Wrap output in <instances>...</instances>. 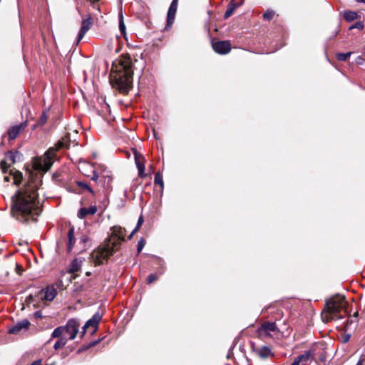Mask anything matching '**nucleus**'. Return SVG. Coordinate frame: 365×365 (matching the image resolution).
I'll return each mask as SVG.
<instances>
[{
  "label": "nucleus",
  "instance_id": "f257e3e1",
  "mask_svg": "<svg viewBox=\"0 0 365 365\" xmlns=\"http://www.w3.org/2000/svg\"><path fill=\"white\" fill-rule=\"evenodd\" d=\"M38 178L29 180L12 197L11 212L19 221H36L41 212L37 190L40 184Z\"/></svg>",
  "mask_w": 365,
  "mask_h": 365
},
{
  "label": "nucleus",
  "instance_id": "f03ea898",
  "mask_svg": "<svg viewBox=\"0 0 365 365\" xmlns=\"http://www.w3.org/2000/svg\"><path fill=\"white\" fill-rule=\"evenodd\" d=\"M125 230H113L112 234L91 253V260L95 266L107 261L115 253L122 241L125 240Z\"/></svg>",
  "mask_w": 365,
  "mask_h": 365
},
{
  "label": "nucleus",
  "instance_id": "7ed1b4c3",
  "mask_svg": "<svg viewBox=\"0 0 365 365\" xmlns=\"http://www.w3.org/2000/svg\"><path fill=\"white\" fill-rule=\"evenodd\" d=\"M69 140L68 137L62 138L54 147L51 148L41 157L36 158L33 160V168L36 170L46 172L51 167L56 152L60 149L68 148L69 146Z\"/></svg>",
  "mask_w": 365,
  "mask_h": 365
},
{
  "label": "nucleus",
  "instance_id": "20e7f679",
  "mask_svg": "<svg viewBox=\"0 0 365 365\" xmlns=\"http://www.w3.org/2000/svg\"><path fill=\"white\" fill-rule=\"evenodd\" d=\"M91 246V240L86 233L81 230H69L68 232L67 251L71 252L74 248L80 253Z\"/></svg>",
  "mask_w": 365,
  "mask_h": 365
},
{
  "label": "nucleus",
  "instance_id": "39448f33",
  "mask_svg": "<svg viewBox=\"0 0 365 365\" xmlns=\"http://www.w3.org/2000/svg\"><path fill=\"white\" fill-rule=\"evenodd\" d=\"M346 302L345 297L341 295H336L330 299L326 304V307L322 312V319L327 323L338 317V313L345 309Z\"/></svg>",
  "mask_w": 365,
  "mask_h": 365
},
{
  "label": "nucleus",
  "instance_id": "423d86ee",
  "mask_svg": "<svg viewBox=\"0 0 365 365\" xmlns=\"http://www.w3.org/2000/svg\"><path fill=\"white\" fill-rule=\"evenodd\" d=\"M133 74L130 72L124 73L118 70L115 74L112 75L111 82L113 86L120 93H126L128 92L132 83Z\"/></svg>",
  "mask_w": 365,
  "mask_h": 365
},
{
  "label": "nucleus",
  "instance_id": "0eeeda50",
  "mask_svg": "<svg viewBox=\"0 0 365 365\" xmlns=\"http://www.w3.org/2000/svg\"><path fill=\"white\" fill-rule=\"evenodd\" d=\"M275 322H265L262 323L256 331L257 336L261 339L272 338L274 334L279 333Z\"/></svg>",
  "mask_w": 365,
  "mask_h": 365
},
{
  "label": "nucleus",
  "instance_id": "6e6552de",
  "mask_svg": "<svg viewBox=\"0 0 365 365\" xmlns=\"http://www.w3.org/2000/svg\"><path fill=\"white\" fill-rule=\"evenodd\" d=\"M98 186H100L103 189V192L105 195V202H108V195L113 190L112 182L113 178L109 175H103L102 176L98 175V179L97 181Z\"/></svg>",
  "mask_w": 365,
  "mask_h": 365
},
{
  "label": "nucleus",
  "instance_id": "1a4fd4ad",
  "mask_svg": "<svg viewBox=\"0 0 365 365\" xmlns=\"http://www.w3.org/2000/svg\"><path fill=\"white\" fill-rule=\"evenodd\" d=\"M93 24V19L91 14H87L82 18L81 29L77 36V44L82 40L86 32Z\"/></svg>",
  "mask_w": 365,
  "mask_h": 365
},
{
  "label": "nucleus",
  "instance_id": "9d476101",
  "mask_svg": "<svg viewBox=\"0 0 365 365\" xmlns=\"http://www.w3.org/2000/svg\"><path fill=\"white\" fill-rule=\"evenodd\" d=\"M79 323L74 319H69L65 327V335H68V338L70 340H73L77 333L78 332Z\"/></svg>",
  "mask_w": 365,
  "mask_h": 365
},
{
  "label": "nucleus",
  "instance_id": "9b49d317",
  "mask_svg": "<svg viewBox=\"0 0 365 365\" xmlns=\"http://www.w3.org/2000/svg\"><path fill=\"white\" fill-rule=\"evenodd\" d=\"M79 170L84 175L90 177L93 181H97L98 179V174L93 169V166L87 162L80 163L78 167Z\"/></svg>",
  "mask_w": 365,
  "mask_h": 365
},
{
  "label": "nucleus",
  "instance_id": "f8f14e48",
  "mask_svg": "<svg viewBox=\"0 0 365 365\" xmlns=\"http://www.w3.org/2000/svg\"><path fill=\"white\" fill-rule=\"evenodd\" d=\"M213 50L220 54H227L231 51V43L229 41H217L212 42Z\"/></svg>",
  "mask_w": 365,
  "mask_h": 365
},
{
  "label": "nucleus",
  "instance_id": "ddd939ff",
  "mask_svg": "<svg viewBox=\"0 0 365 365\" xmlns=\"http://www.w3.org/2000/svg\"><path fill=\"white\" fill-rule=\"evenodd\" d=\"M101 315L98 313L95 314L91 319H90L83 327V334L86 331V329H91V332L93 334L96 331L98 324L101 320Z\"/></svg>",
  "mask_w": 365,
  "mask_h": 365
},
{
  "label": "nucleus",
  "instance_id": "4468645a",
  "mask_svg": "<svg viewBox=\"0 0 365 365\" xmlns=\"http://www.w3.org/2000/svg\"><path fill=\"white\" fill-rule=\"evenodd\" d=\"M135 162L138 171V176L141 178H144L147 176L145 173V158L140 153L135 151Z\"/></svg>",
  "mask_w": 365,
  "mask_h": 365
},
{
  "label": "nucleus",
  "instance_id": "2eb2a0df",
  "mask_svg": "<svg viewBox=\"0 0 365 365\" xmlns=\"http://www.w3.org/2000/svg\"><path fill=\"white\" fill-rule=\"evenodd\" d=\"M26 126V123H22L19 125H15L10 127L6 133L8 135V140H14L18 136V135L25 129Z\"/></svg>",
  "mask_w": 365,
  "mask_h": 365
},
{
  "label": "nucleus",
  "instance_id": "dca6fc26",
  "mask_svg": "<svg viewBox=\"0 0 365 365\" xmlns=\"http://www.w3.org/2000/svg\"><path fill=\"white\" fill-rule=\"evenodd\" d=\"M30 326V322L28 319H23L17 322L14 326L11 327L9 330L10 334H17L23 329H28Z\"/></svg>",
  "mask_w": 365,
  "mask_h": 365
},
{
  "label": "nucleus",
  "instance_id": "f3484780",
  "mask_svg": "<svg viewBox=\"0 0 365 365\" xmlns=\"http://www.w3.org/2000/svg\"><path fill=\"white\" fill-rule=\"evenodd\" d=\"M178 0H173L167 15V25L170 26L172 25L174 22L175 14L178 9Z\"/></svg>",
  "mask_w": 365,
  "mask_h": 365
},
{
  "label": "nucleus",
  "instance_id": "a211bd4d",
  "mask_svg": "<svg viewBox=\"0 0 365 365\" xmlns=\"http://www.w3.org/2000/svg\"><path fill=\"white\" fill-rule=\"evenodd\" d=\"M120 68L122 72L128 73L130 72V74H133L132 70V61L130 57H122L119 62Z\"/></svg>",
  "mask_w": 365,
  "mask_h": 365
},
{
  "label": "nucleus",
  "instance_id": "6ab92c4d",
  "mask_svg": "<svg viewBox=\"0 0 365 365\" xmlns=\"http://www.w3.org/2000/svg\"><path fill=\"white\" fill-rule=\"evenodd\" d=\"M97 212L96 205H92L88 208L81 207L78 212V217L79 218H84L87 215H93Z\"/></svg>",
  "mask_w": 365,
  "mask_h": 365
},
{
  "label": "nucleus",
  "instance_id": "aec40b11",
  "mask_svg": "<svg viewBox=\"0 0 365 365\" xmlns=\"http://www.w3.org/2000/svg\"><path fill=\"white\" fill-rule=\"evenodd\" d=\"M83 259L81 258H75L70 264L68 272L73 274L81 270Z\"/></svg>",
  "mask_w": 365,
  "mask_h": 365
},
{
  "label": "nucleus",
  "instance_id": "412c9836",
  "mask_svg": "<svg viewBox=\"0 0 365 365\" xmlns=\"http://www.w3.org/2000/svg\"><path fill=\"white\" fill-rule=\"evenodd\" d=\"M41 294H43L42 299L52 301L56 297L57 292L53 287H47L41 291Z\"/></svg>",
  "mask_w": 365,
  "mask_h": 365
},
{
  "label": "nucleus",
  "instance_id": "4be33fe9",
  "mask_svg": "<svg viewBox=\"0 0 365 365\" xmlns=\"http://www.w3.org/2000/svg\"><path fill=\"white\" fill-rule=\"evenodd\" d=\"M255 351L262 359H267L272 356L270 348L267 346L256 349Z\"/></svg>",
  "mask_w": 365,
  "mask_h": 365
},
{
  "label": "nucleus",
  "instance_id": "5701e85b",
  "mask_svg": "<svg viewBox=\"0 0 365 365\" xmlns=\"http://www.w3.org/2000/svg\"><path fill=\"white\" fill-rule=\"evenodd\" d=\"M313 356H314V351L311 349V350L306 351L304 354L299 356L297 357V359H298V361H299V362L306 364L307 361H309L312 359H313Z\"/></svg>",
  "mask_w": 365,
  "mask_h": 365
},
{
  "label": "nucleus",
  "instance_id": "b1692460",
  "mask_svg": "<svg viewBox=\"0 0 365 365\" xmlns=\"http://www.w3.org/2000/svg\"><path fill=\"white\" fill-rule=\"evenodd\" d=\"M51 336L53 338L66 337L65 336V327H58L56 328L53 330Z\"/></svg>",
  "mask_w": 365,
  "mask_h": 365
},
{
  "label": "nucleus",
  "instance_id": "393cba45",
  "mask_svg": "<svg viewBox=\"0 0 365 365\" xmlns=\"http://www.w3.org/2000/svg\"><path fill=\"white\" fill-rule=\"evenodd\" d=\"M15 154L11 151L8 152L6 154L4 159H3L4 164L8 163L9 165H13L15 163Z\"/></svg>",
  "mask_w": 365,
  "mask_h": 365
},
{
  "label": "nucleus",
  "instance_id": "a878e982",
  "mask_svg": "<svg viewBox=\"0 0 365 365\" xmlns=\"http://www.w3.org/2000/svg\"><path fill=\"white\" fill-rule=\"evenodd\" d=\"M344 18L348 22L357 19V14L355 11H347L344 13Z\"/></svg>",
  "mask_w": 365,
  "mask_h": 365
},
{
  "label": "nucleus",
  "instance_id": "bb28decb",
  "mask_svg": "<svg viewBox=\"0 0 365 365\" xmlns=\"http://www.w3.org/2000/svg\"><path fill=\"white\" fill-rule=\"evenodd\" d=\"M77 185L79 187L82 188L83 190L88 191L91 194H92L93 196L96 195V192L91 186H89L88 184L83 182H78Z\"/></svg>",
  "mask_w": 365,
  "mask_h": 365
},
{
  "label": "nucleus",
  "instance_id": "cd10ccee",
  "mask_svg": "<svg viewBox=\"0 0 365 365\" xmlns=\"http://www.w3.org/2000/svg\"><path fill=\"white\" fill-rule=\"evenodd\" d=\"M67 342V338L66 337H61L59 338L56 342L55 343L53 348L57 350L58 349H61L63 347Z\"/></svg>",
  "mask_w": 365,
  "mask_h": 365
},
{
  "label": "nucleus",
  "instance_id": "c85d7f7f",
  "mask_svg": "<svg viewBox=\"0 0 365 365\" xmlns=\"http://www.w3.org/2000/svg\"><path fill=\"white\" fill-rule=\"evenodd\" d=\"M275 13L274 11L268 9L263 14V19L265 21H269L273 19Z\"/></svg>",
  "mask_w": 365,
  "mask_h": 365
},
{
  "label": "nucleus",
  "instance_id": "c756f323",
  "mask_svg": "<svg viewBox=\"0 0 365 365\" xmlns=\"http://www.w3.org/2000/svg\"><path fill=\"white\" fill-rule=\"evenodd\" d=\"M154 182L155 185H159L162 189L163 188V176L160 173L155 174Z\"/></svg>",
  "mask_w": 365,
  "mask_h": 365
},
{
  "label": "nucleus",
  "instance_id": "7c9ffc66",
  "mask_svg": "<svg viewBox=\"0 0 365 365\" xmlns=\"http://www.w3.org/2000/svg\"><path fill=\"white\" fill-rule=\"evenodd\" d=\"M11 173L13 175V178H14V182L15 184H19L21 182V178H22V175L21 173L18 172V171H16L14 173H12V171L11 170Z\"/></svg>",
  "mask_w": 365,
  "mask_h": 365
},
{
  "label": "nucleus",
  "instance_id": "2f4dec72",
  "mask_svg": "<svg viewBox=\"0 0 365 365\" xmlns=\"http://www.w3.org/2000/svg\"><path fill=\"white\" fill-rule=\"evenodd\" d=\"M351 52L338 53L336 57L339 61H345L351 56Z\"/></svg>",
  "mask_w": 365,
  "mask_h": 365
},
{
  "label": "nucleus",
  "instance_id": "473e14b6",
  "mask_svg": "<svg viewBox=\"0 0 365 365\" xmlns=\"http://www.w3.org/2000/svg\"><path fill=\"white\" fill-rule=\"evenodd\" d=\"M119 29L120 33L123 35L125 34V26L123 22V18L122 14H120V19H119Z\"/></svg>",
  "mask_w": 365,
  "mask_h": 365
},
{
  "label": "nucleus",
  "instance_id": "72a5a7b5",
  "mask_svg": "<svg viewBox=\"0 0 365 365\" xmlns=\"http://www.w3.org/2000/svg\"><path fill=\"white\" fill-rule=\"evenodd\" d=\"M12 165H9L8 163L4 164L3 163V160L1 161V163H0V166H1V169L2 170V172L6 173L7 172V170H9V168H11Z\"/></svg>",
  "mask_w": 365,
  "mask_h": 365
},
{
  "label": "nucleus",
  "instance_id": "f704fd0d",
  "mask_svg": "<svg viewBox=\"0 0 365 365\" xmlns=\"http://www.w3.org/2000/svg\"><path fill=\"white\" fill-rule=\"evenodd\" d=\"M145 245V240L141 238L138 242V252H140Z\"/></svg>",
  "mask_w": 365,
  "mask_h": 365
},
{
  "label": "nucleus",
  "instance_id": "c9c22d12",
  "mask_svg": "<svg viewBox=\"0 0 365 365\" xmlns=\"http://www.w3.org/2000/svg\"><path fill=\"white\" fill-rule=\"evenodd\" d=\"M157 279H158V277L155 274H150L148 275V277L147 278V282L148 284H151L153 282H155V280H157Z\"/></svg>",
  "mask_w": 365,
  "mask_h": 365
},
{
  "label": "nucleus",
  "instance_id": "e433bc0d",
  "mask_svg": "<svg viewBox=\"0 0 365 365\" xmlns=\"http://www.w3.org/2000/svg\"><path fill=\"white\" fill-rule=\"evenodd\" d=\"M364 28V25L361 22H357L356 24H355L354 25L351 26L349 29H358L359 30L362 29Z\"/></svg>",
  "mask_w": 365,
  "mask_h": 365
},
{
  "label": "nucleus",
  "instance_id": "4c0bfd02",
  "mask_svg": "<svg viewBox=\"0 0 365 365\" xmlns=\"http://www.w3.org/2000/svg\"><path fill=\"white\" fill-rule=\"evenodd\" d=\"M143 222V216H140V217L138 218V223H137L135 228H140V227L142 226Z\"/></svg>",
  "mask_w": 365,
  "mask_h": 365
},
{
  "label": "nucleus",
  "instance_id": "58836bf2",
  "mask_svg": "<svg viewBox=\"0 0 365 365\" xmlns=\"http://www.w3.org/2000/svg\"><path fill=\"white\" fill-rule=\"evenodd\" d=\"M34 316L36 318H41L42 317V314H41V312L38 311V312H36L34 313Z\"/></svg>",
  "mask_w": 365,
  "mask_h": 365
},
{
  "label": "nucleus",
  "instance_id": "ea45409f",
  "mask_svg": "<svg viewBox=\"0 0 365 365\" xmlns=\"http://www.w3.org/2000/svg\"><path fill=\"white\" fill-rule=\"evenodd\" d=\"M299 361H298V359L296 358L294 361L290 364V365H299Z\"/></svg>",
  "mask_w": 365,
  "mask_h": 365
},
{
  "label": "nucleus",
  "instance_id": "a19ab883",
  "mask_svg": "<svg viewBox=\"0 0 365 365\" xmlns=\"http://www.w3.org/2000/svg\"><path fill=\"white\" fill-rule=\"evenodd\" d=\"M31 365H41V360L35 361Z\"/></svg>",
  "mask_w": 365,
  "mask_h": 365
},
{
  "label": "nucleus",
  "instance_id": "79ce46f5",
  "mask_svg": "<svg viewBox=\"0 0 365 365\" xmlns=\"http://www.w3.org/2000/svg\"><path fill=\"white\" fill-rule=\"evenodd\" d=\"M91 4H94L96 2H98L99 0H88ZM93 7H95V5H93Z\"/></svg>",
  "mask_w": 365,
  "mask_h": 365
},
{
  "label": "nucleus",
  "instance_id": "37998d69",
  "mask_svg": "<svg viewBox=\"0 0 365 365\" xmlns=\"http://www.w3.org/2000/svg\"><path fill=\"white\" fill-rule=\"evenodd\" d=\"M138 230H137V229L133 230V232L131 233V235H130V236L129 237H131V236H132L133 235H134V234H135V232L136 231H138Z\"/></svg>",
  "mask_w": 365,
  "mask_h": 365
},
{
  "label": "nucleus",
  "instance_id": "c03bdc74",
  "mask_svg": "<svg viewBox=\"0 0 365 365\" xmlns=\"http://www.w3.org/2000/svg\"><path fill=\"white\" fill-rule=\"evenodd\" d=\"M356 365H362V362H361V360H359V361H358V363L356 364Z\"/></svg>",
  "mask_w": 365,
  "mask_h": 365
},
{
  "label": "nucleus",
  "instance_id": "a18cd8bd",
  "mask_svg": "<svg viewBox=\"0 0 365 365\" xmlns=\"http://www.w3.org/2000/svg\"><path fill=\"white\" fill-rule=\"evenodd\" d=\"M357 2L362 3L364 2L365 0H356Z\"/></svg>",
  "mask_w": 365,
  "mask_h": 365
},
{
  "label": "nucleus",
  "instance_id": "49530a36",
  "mask_svg": "<svg viewBox=\"0 0 365 365\" xmlns=\"http://www.w3.org/2000/svg\"><path fill=\"white\" fill-rule=\"evenodd\" d=\"M86 276H90V275H91V272H87L86 273Z\"/></svg>",
  "mask_w": 365,
  "mask_h": 365
},
{
  "label": "nucleus",
  "instance_id": "de8ad7c7",
  "mask_svg": "<svg viewBox=\"0 0 365 365\" xmlns=\"http://www.w3.org/2000/svg\"><path fill=\"white\" fill-rule=\"evenodd\" d=\"M349 336L345 337L344 341H345V342H346V341H347L349 340Z\"/></svg>",
  "mask_w": 365,
  "mask_h": 365
},
{
  "label": "nucleus",
  "instance_id": "09e8293b",
  "mask_svg": "<svg viewBox=\"0 0 365 365\" xmlns=\"http://www.w3.org/2000/svg\"><path fill=\"white\" fill-rule=\"evenodd\" d=\"M4 180H5L6 181H9V177H7V176H6V177H5V178H4Z\"/></svg>",
  "mask_w": 365,
  "mask_h": 365
},
{
  "label": "nucleus",
  "instance_id": "8fccbe9b",
  "mask_svg": "<svg viewBox=\"0 0 365 365\" xmlns=\"http://www.w3.org/2000/svg\"><path fill=\"white\" fill-rule=\"evenodd\" d=\"M77 9H78V13H79L80 14H81V11L80 9H79V8H77Z\"/></svg>",
  "mask_w": 365,
  "mask_h": 365
}]
</instances>
